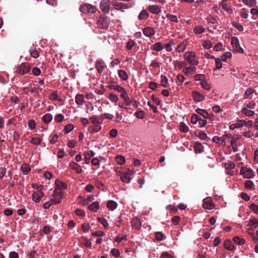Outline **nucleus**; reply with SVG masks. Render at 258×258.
I'll list each match as a JSON object with an SVG mask.
<instances>
[{
  "label": "nucleus",
  "instance_id": "nucleus-54",
  "mask_svg": "<svg viewBox=\"0 0 258 258\" xmlns=\"http://www.w3.org/2000/svg\"><path fill=\"white\" fill-rule=\"evenodd\" d=\"M74 128V125L72 124H69L65 126L64 131L65 133L68 134L71 132Z\"/></svg>",
  "mask_w": 258,
  "mask_h": 258
},
{
  "label": "nucleus",
  "instance_id": "nucleus-5",
  "mask_svg": "<svg viewBox=\"0 0 258 258\" xmlns=\"http://www.w3.org/2000/svg\"><path fill=\"white\" fill-rule=\"evenodd\" d=\"M63 193L62 190L54 189L53 194L50 196V199L53 200V203L55 204L61 202V199L63 198Z\"/></svg>",
  "mask_w": 258,
  "mask_h": 258
},
{
  "label": "nucleus",
  "instance_id": "nucleus-13",
  "mask_svg": "<svg viewBox=\"0 0 258 258\" xmlns=\"http://www.w3.org/2000/svg\"><path fill=\"white\" fill-rule=\"evenodd\" d=\"M105 64L102 59H97L95 63V68L99 74H101L105 68Z\"/></svg>",
  "mask_w": 258,
  "mask_h": 258
},
{
  "label": "nucleus",
  "instance_id": "nucleus-56",
  "mask_svg": "<svg viewBox=\"0 0 258 258\" xmlns=\"http://www.w3.org/2000/svg\"><path fill=\"white\" fill-rule=\"evenodd\" d=\"M199 118L198 115L193 114L191 117V122L194 124H197Z\"/></svg>",
  "mask_w": 258,
  "mask_h": 258
},
{
  "label": "nucleus",
  "instance_id": "nucleus-33",
  "mask_svg": "<svg viewBox=\"0 0 258 258\" xmlns=\"http://www.w3.org/2000/svg\"><path fill=\"white\" fill-rule=\"evenodd\" d=\"M114 89L117 91L118 92L120 93V97H122L123 96L126 94V91L122 87L119 85H115L114 86Z\"/></svg>",
  "mask_w": 258,
  "mask_h": 258
},
{
  "label": "nucleus",
  "instance_id": "nucleus-3",
  "mask_svg": "<svg viewBox=\"0 0 258 258\" xmlns=\"http://www.w3.org/2000/svg\"><path fill=\"white\" fill-rule=\"evenodd\" d=\"M31 66L27 62H23L16 68V73L21 75H24L29 73L31 70Z\"/></svg>",
  "mask_w": 258,
  "mask_h": 258
},
{
  "label": "nucleus",
  "instance_id": "nucleus-12",
  "mask_svg": "<svg viewBox=\"0 0 258 258\" xmlns=\"http://www.w3.org/2000/svg\"><path fill=\"white\" fill-rule=\"evenodd\" d=\"M43 196V192L40 189L37 190L33 193L32 195V200L35 203H39Z\"/></svg>",
  "mask_w": 258,
  "mask_h": 258
},
{
  "label": "nucleus",
  "instance_id": "nucleus-22",
  "mask_svg": "<svg viewBox=\"0 0 258 258\" xmlns=\"http://www.w3.org/2000/svg\"><path fill=\"white\" fill-rule=\"evenodd\" d=\"M149 17V14L146 10H143L139 14L138 18L140 20H146Z\"/></svg>",
  "mask_w": 258,
  "mask_h": 258
},
{
  "label": "nucleus",
  "instance_id": "nucleus-18",
  "mask_svg": "<svg viewBox=\"0 0 258 258\" xmlns=\"http://www.w3.org/2000/svg\"><path fill=\"white\" fill-rule=\"evenodd\" d=\"M69 167L71 169L75 170L77 173H80L83 171L82 167L75 162L70 163Z\"/></svg>",
  "mask_w": 258,
  "mask_h": 258
},
{
  "label": "nucleus",
  "instance_id": "nucleus-63",
  "mask_svg": "<svg viewBox=\"0 0 258 258\" xmlns=\"http://www.w3.org/2000/svg\"><path fill=\"white\" fill-rule=\"evenodd\" d=\"M95 155L94 152L92 150H87L84 153V156H87L91 159V158L94 156Z\"/></svg>",
  "mask_w": 258,
  "mask_h": 258
},
{
  "label": "nucleus",
  "instance_id": "nucleus-43",
  "mask_svg": "<svg viewBox=\"0 0 258 258\" xmlns=\"http://www.w3.org/2000/svg\"><path fill=\"white\" fill-rule=\"evenodd\" d=\"M186 43L182 42L177 45L176 50L178 52H182L186 49Z\"/></svg>",
  "mask_w": 258,
  "mask_h": 258
},
{
  "label": "nucleus",
  "instance_id": "nucleus-64",
  "mask_svg": "<svg viewBox=\"0 0 258 258\" xmlns=\"http://www.w3.org/2000/svg\"><path fill=\"white\" fill-rule=\"evenodd\" d=\"M249 208L254 213H255L256 214H258V206L257 205H256L255 204H251L249 206Z\"/></svg>",
  "mask_w": 258,
  "mask_h": 258
},
{
  "label": "nucleus",
  "instance_id": "nucleus-27",
  "mask_svg": "<svg viewBox=\"0 0 258 258\" xmlns=\"http://www.w3.org/2000/svg\"><path fill=\"white\" fill-rule=\"evenodd\" d=\"M213 141L216 144L221 145H223V144H225V142H224V136L223 137H217L215 136L213 138Z\"/></svg>",
  "mask_w": 258,
  "mask_h": 258
},
{
  "label": "nucleus",
  "instance_id": "nucleus-51",
  "mask_svg": "<svg viewBox=\"0 0 258 258\" xmlns=\"http://www.w3.org/2000/svg\"><path fill=\"white\" fill-rule=\"evenodd\" d=\"M188 127L184 123L181 122L179 126V130L183 133H187L188 131Z\"/></svg>",
  "mask_w": 258,
  "mask_h": 258
},
{
  "label": "nucleus",
  "instance_id": "nucleus-52",
  "mask_svg": "<svg viewBox=\"0 0 258 258\" xmlns=\"http://www.w3.org/2000/svg\"><path fill=\"white\" fill-rule=\"evenodd\" d=\"M56 205V204L55 203H53V200H51V199H50L49 201L45 202L43 204V208L44 209H48L50 208V207L51 205Z\"/></svg>",
  "mask_w": 258,
  "mask_h": 258
},
{
  "label": "nucleus",
  "instance_id": "nucleus-29",
  "mask_svg": "<svg viewBox=\"0 0 258 258\" xmlns=\"http://www.w3.org/2000/svg\"><path fill=\"white\" fill-rule=\"evenodd\" d=\"M117 207V203L113 200H110L107 203V207L111 211L115 210Z\"/></svg>",
  "mask_w": 258,
  "mask_h": 258
},
{
  "label": "nucleus",
  "instance_id": "nucleus-58",
  "mask_svg": "<svg viewBox=\"0 0 258 258\" xmlns=\"http://www.w3.org/2000/svg\"><path fill=\"white\" fill-rule=\"evenodd\" d=\"M111 253L113 256L115 257H119L120 255L119 250L116 248L112 249L111 250Z\"/></svg>",
  "mask_w": 258,
  "mask_h": 258
},
{
  "label": "nucleus",
  "instance_id": "nucleus-45",
  "mask_svg": "<svg viewBox=\"0 0 258 258\" xmlns=\"http://www.w3.org/2000/svg\"><path fill=\"white\" fill-rule=\"evenodd\" d=\"M90 119L94 125H99L101 123V121L96 115L92 116L90 118Z\"/></svg>",
  "mask_w": 258,
  "mask_h": 258
},
{
  "label": "nucleus",
  "instance_id": "nucleus-11",
  "mask_svg": "<svg viewBox=\"0 0 258 258\" xmlns=\"http://www.w3.org/2000/svg\"><path fill=\"white\" fill-rule=\"evenodd\" d=\"M112 4L115 10L121 12H123V10L127 9L129 8L128 4L125 3L113 2Z\"/></svg>",
  "mask_w": 258,
  "mask_h": 258
},
{
  "label": "nucleus",
  "instance_id": "nucleus-31",
  "mask_svg": "<svg viewBox=\"0 0 258 258\" xmlns=\"http://www.w3.org/2000/svg\"><path fill=\"white\" fill-rule=\"evenodd\" d=\"M247 226L250 227L252 229H256L258 227V221L256 219L250 220Z\"/></svg>",
  "mask_w": 258,
  "mask_h": 258
},
{
  "label": "nucleus",
  "instance_id": "nucleus-59",
  "mask_svg": "<svg viewBox=\"0 0 258 258\" xmlns=\"http://www.w3.org/2000/svg\"><path fill=\"white\" fill-rule=\"evenodd\" d=\"M253 183L251 180H247L244 183L245 187L248 189H251L253 186Z\"/></svg>",
  "mask_w": 258,
  "mask_h": 258
},
{
  "label": "nucleus",
  "instance_id": "nucleus-28",
  "mask_svg": "<svg viewBox=\"0 0 258 258\" xmlns=\"http://www.w3.org/2000/svg\"><path fill=\"white\" fill-rule=\"evenodd\" d=\"M118 75L119 78L123 81H126L128 78L127 73L123 70H118Z\"/></svg>",
  "mask_w": 258,
  "mask_h": 258
},
{
  "label": "nucleus",
  "instance_id": "nucleus-34",
  "mask_svg": "<svg viewBox=\"0 0 258 258\" xmlns=\"http://www.w3.org/2000/svg\"><path fill=\"white\" fill-rule=\"evenodd\" d=\"M52 115L50 113H47L44 115L42 118V120L45 123H49L52 119Z\"/></svg>",
  "mask_w": 258,
  "mask_h": 258
},
{
  "label": "nucleus",
  "instance_id": "nucleus-39",
  "mask_svg": "<svg viewBox=\"0 0 258 258\" xmlns=\"http://www.w3.org/2000/svg\"><path fill=\"white\" fill-rule=\"evenodd\" d=\"M49 99L52 100L61 101V99L58 96L56 91H53L49 96Z\"/></svg>",
  "mask_w": 258,
  "mask_h": 258
},
{
  "label": "nucleus",
  "instance_id": "nucleus-62",
  "mask_svg": "<svg viewBox=\"0 0 258 258\" xmlns=\"http://www.w3.org/2000/svg\"><path fill=\"white\" fill-rule=\"evenodd\" d=\"M155 237L158 241H162L164 239V234L161 232H157L155 233Z\"/></svg>",
  "mask_w": 258,
  "mask_h": 258
},
{
  "label": "nucleus",
  "instance_id": "nucleus-38",
  "mask_svg": "<svg viewBox=\"0 0 258 258\" xmlns=\"http://www.w3.org/2000/svg\"><path fill=\"white\" fill-rule=\"evenodd\" d=\"M196 112L197 113L203 116L205 118H208L209 117V114L206 110L198 108L196 109Z\"/></svg>",
  "mask_w": 258,
  "mask_h": 258
},
{
  "label": "nucleus",
  "instance_id": "nucleus-36",
  "mask_svg": "<svg viewBox=\"0 0 258 258\" xmlns=\"http://www.w3.org/2000/svg\"><path fill=\"white\" fill-rule=\"evenodd\" d=\"M241 113L247 116H252L254 114V111L244 107L242 108Z\"/></svg>",
  "mask_w": 258,
  "mask_h": 258
},
{
  "label": "nucleus",
  "instance_id": "nucleus-40",
  "mask_svg": "<svg viewBox=\"0 0 258 258\" xmlns=\"http://www.w3.org/2000/svg\"><path fill=\"white\" fill-rule=\"evenodd\" d=\"M233 241L235 243L239 245H241L243 244L245 242V241L243 239L240 238L238 236L233 237Z\"/></svg>",
  "mask_w": 258,
  "mask_h": 258
},
{
  "label": "nucleus",
  "instance_id": "nucleus-61",
  "mask_svg": "<svg viewBox=\"0 0 258 258\" xmlns=\"http://www.w3.org/2000/svg\"><path fill=\"white\" fill-rule=\"evenodd\" d=\"M135 116L140 119H143L145 117V112L144 111L140 110L135 113Z\"/></svg>",
  "mask_w": 258,
  "mask_h": 258
},
{
  "label": "nucleus",
  "instance_id": "nucleus-53",
  "mask_svg": "<svg viewBox=\"0 0 258 258\" xmlns=\"http://www.w3.org/2000/svg\"><path fill=\"white\" fill-rule=\"evenodd\" d=\"M63 119L64 116L61 113L57 114L54 117V120L56 122H61L63 120Z\"/></svg>",
  "mask_w": 258,
  "mask_h": 258
},
{
  "label": "nucleus",
  "instance_id": "nucleus-44",
  "mask_svg": "<svg viewBox=\"0 0 258 258\" xmlns=\"http://www.w3.org/2000/svg\"><path fill=\"white\" fill-rule=\"evenodd\" d=\"M215 63L216 67L214 68V71H216L217 70H219L222 67V60L220 58H215Z\"/></svg>",
  "mask_w": 258,
  "mask_h": 258
},
{
  "label": "nucleus",
  "instance_id": "nucleus-15",
  "mask_svg": "<svg viewBox=\"0 0 258 258\" xmlns=\"http://www.w3.org/2000/svg\"><path fill=\"white\" fill-rule=\"evenodd\" d=\"M143 33L146 36L151 37L155 35L156 31L153 27L147 26L143 29Z\"/></svg>",
  "mask_w": 258,
  "mask_h": 258
},
{
  "label": "nucleus",
  "instance_id": "nucleus-14",
  "mask_svg": "<svg viewBox=\"0 0 258 258\" xmlns=\"http://www.w3.org/2000/svg\"><path fill=\"white\" fill-rule=\"evenodd\" d=\"M203 206L204 209L212 210L214 208V204L210 198H207L203 201Z\"/></svg>",
  "mask_w": 258,
  "mask_h": 258
},
{
  "label": "nucleus",
  "instance_id": "nucleus-1",
  "mask_svg": "<svg viewBox=\"0 0 258 258\" xmlns=\"http://www.w3.org/2000/svg\"><path fill=\"white\" fill-rule=\"evenodd\" d=\"M184 58L187 62L193 66H197L199 61L196 57V53L193 51H186L184 54Z\"/></svg>",
  "mask_w": 258,
  "mask_h": 258
},
{
  "label": "nucleus",
  "instance_id": "nucleus-17",
  "mask_svg": "<svg viewBox=\"0 0 258 258\" xmlns=\"http://www.w3.org/2000/svg\"><path fill=\"white\" fill-rule=\"evenodd\" d=\"M147 10L153 14H159L161 12V9L160 7L156 5L149 6Z\"/></svg>",
  "mask_w": 258,
  "mask_h": 258
},
{
  "label": "nucleus",
  "instance_id": "nucleus-60",
  "mask_svg": "<svg viewBox=\"0 0 258 258\" xmlns=\"http://www.w3.org/2000/svg\"><path fill=\"white\" fill-rule=\"evenodd\" d=\"M41 141L40 138L32 137L30 142L33 144L38 145L40 144Z\"/></svg>",
  "mask_w": 258,
  "mask_h": 258
},
{
  "label": "nucleus",
  "instance_id": "nucleus-35",
  "mask_svg": "<svg viewBox=\"0 0 258 258\" xmlns=\"http://www.w3.org/2000/svg\"><path fill=\"white\" fill-rule=\"evenodd\" d=\"M205 28L202 26H197L193 30V31L195 34H200L204 32Z\"/></svg>",
  "mask_w": 258,
  "mask_h": 258
},
{
  "label": "nucleus",
  "instance_id": "nucleus-41",
  "mask_svg": "<svg viewBox=\"0 0 258 258\" xmlns=\"http://www.w3.org/2000/svg\"><path fill=\"white\" fill-rule=\"evenodd\" d=\"M185 65L186 63L185 61L176 60L174 62V67L178 68L179 69H182Z\"/></svg>",
  "mask_w": 258,
  "mask_h": 258
},
{
  "label": "nucleus",
  "instance_id": "nucleus-46",
  "mask_svg": "<svg viewBox=\"0 0 258 258\" xmlns=\"http://www.w3.org/2000/svg\"><path fill=\"white\" fill-rule=\"evenodd\" d=\"M254 91V90L252 88H248L245 92L243 95V98L246 99L248 98V96L252 94Z\"/></svg>",
  "mask_w": 258,
  "mask_h": 258
},
{
  "label": "nucleus",
  "instance_id": "nucleus-25",
  "mask_svg": "<svg viewBox=\"0 0 258 258\" xmlns=\"http://www.w3.org/2000/svg\"><path fill=\"white\" fill-rule=\"evenodd\" d=\"M88 209L92 212H96L99 209V203L98 202H94L89 206Z\"/></svg>",
  "mask_w": 258,
  "mask_h": 258
},
{
  "label": "nucleus",
  "instance_id": "nucleus-50",
  "mask_svg": "<svg viewBox=\"0 0 258 258\" xmlns=\"http://www.w3.org/2000/svg\"><path fill=\"white\" fill-rule=\"evenodd\" d=\"M116 162L119 165H122L124 163L125 159L124 157L122 156H117L115 157Z\"/></svg>",
  "mask_w": 258,
  "mask_h": 258
},
{
  "label": "nucleus",
  "instance_id": "nucleus-4",
  "mask_svg": "<svg viewBox=\"0 0 258 258\" xmlns=\"http://www.w3.org/2000/svg\"><path fill=\"white\" fill-rule=\"evenodd\" d=\"M80 10L85 14H92L96 12V8L95 6L86 3L80 8Z\"/></svg>",
  "mask_w": 258,
  "mask_h": 258
},
{
  "label": "nucleus",
  "instance_id": "nucleus-32",
  "mask_svg": "<svg viewBox=\"0 0 258 258\" xmlns=\"http://www.w3.org/2000/svg\"><path fill=\"white\" fill-rule=\"evenodd\" d=\"M97 221L100 222L104 227L105 229H108L109 227V225L107 221L104 218L98 217Z\"/></svg>",
  "mask_w": 258,
  "mask_h": 258
},
{
  "label": "nucleus",
  "instance_id": "nucleus-47",
  "mask_svg": "<svg viewBox=\"0 0 258 258\" xmlns=\"http://www.w3.org/2000/svg\"><path fill=\"white\" fill-rule=\"evenodd\" d=\"M242 2L248 7H253L256 4V0H242Z\"/></svg>",
  "mask_w": 258,
  "mask_h": 258
},
{
  "label": "nucleus",
  "instance_id": "nucleus-20",
  "mask_svg": "<svg viewBox=\"0 0 258 258\" xmlns=\"http://www.w3.org/2000/svg\"><path fill=\"white\" fill-rule=\"evenodd\" d=\"M192 96L194 100L196 102H200L204 98V95L197 91L192 92Z\"/></svg>",
  "mask_w": 258,
  "mask_h": 258
},
{
  "label": "nucleus",
  "instance_id": "nucleus-26",
  "mask_svg": "<svg viewBox=\"0 0 258 258\" xmlns=\"http://www.w3.org/2000/svg\"><path fill=\"white\" fill-rule=\"evenodd\" d=\"M21 169L24 174L27 175L31 170V168L29 164L23 163L21 165Z\"/></svg>",
  "mask_w": 258,
  "mask_h": 258
},
{
  "label": "nucleus",
  "instance_id": "nucleus-30",
  "mask_svg": "<svg viewBox=\"0 0 258 258\" xmlns=\"http://www.w3.org/2000/svg\"><path fill=\"white\" fill-rule=\"evenodd\" d=\"M160 78V85L164 88L167 87L168 85V80L167 78L165 76L161 75Z\"/></svg>",
  "mask_w": 258,
  "mask_h": 258
},
{
  "label": "nucleus",
  "instance_id": "nucleus-7",
  "mask_svg": "<svg viewBox=\"0 0 258 258\" xmlns=\"http://www.w3.org/2000/svg\"><path fill=\"white\" fill-rule=\"evenodd\" d=\"M240 174L245 178H251L254 176V172L250 168L242 167L240 171Z\"/></svg>",
  "mask_w": 258,
  "mask_h": 258
},
{
  "label": "nucleus",
  "instance_id": "nucleus-42",
  "mask_svg": "<svg viewBox=\"0 0 258 258\" xmlns=\"http://www.w3.org/2000/svg\"><path fill=\"white\" fill-rule=\"evenodd\" d=\"M166 17L170 22L176 23L178 22V18L175 15L172 14H167Z\"/></svg>",
  "mask_w": 258,
  "mask_h": 258
},
{
  "label": "nucleus",
  "instance_id": "nucleus-6",
  "mask_svg": "<svg viewBox=\"0 0 258 258\" xmlns=\"http://www.w3.org/2000/svg\"><path fill=\"white\" fill-rule=\"evenodd\" d=\"M124 102L125 105H132L134 108H138L139 107L138 102L132 98L130 97L127 93L121 97Z\"/></svg>",
  "mask_w": 258,
  "mask_h": 258
},
{
  "label": "nucleus",
  "instance_id": "nucleus-21",
  "mask_svg": "<svg viewBox=\"0 0 258 258\" xmlns=\"http://www.w3.org/2000/svg\"><path fill=\"white\" fill-rule=\"evenodd\" d=\"M75 101L78 105H82L84 102V96L83 94H78L75 97Z\"/></svg>",
  "mask_w": 258,
  "mask_h": 258
},
{
  "label": "nucleus",
  "instance_id": "nucleus-10",
  "mask_svg": "<svg viewBox=\"0 0 258 258\" xmlns=\"http://www.w3.org/2000/svg\"><path fill=\"white\" fill-rule=\"evenodd\" d=\"M97 27L100 29H107L108 27L107 18L105 16H101L97 22Z\"/></svg>",
  "mask_w": 258,
  "mask_h": 258
},
{
  "label": "nucleus",
  "instance_id": "nucleus-49",
  "mask_svg": "<svg viewBox=\"0 0 258 258\" xmlns=\"http://www.w3.org/2000/svg\"><path fill=\"white\" fill-rule=\"evenodd\" d=\"M202 45L207 49H209L212 47V43L209 40L204 41Z\"/></svg>",
  "mask_w": 258,
  "mask_h": 258
},
{
  "label": "nucleus",
  "instance_id": "nucleus-9",
  "mask_svg": "<svg viewBox=\"0 0 258 258\" xmlns=\"http://www.w3.org/2000/svg\"><path fill=\"white\" fill-rule=\"evenodd\" d=\"M231 44L233 47V51L239 53H243V50L239 47V41L237 37H233L231 38Z\"/></svg>",
  "mask_w": 258,
  "mask_h": 258
},
{
  "label": "nucleus",
  "instance_id": "nucleus-48",
  "mask_svg": "<svg viewBox=\"0 0 258 258\" xmlns=\"http://www.w3.org/2000/svg\"><path fill=\"white\" fill-rule=\"evenodd\" d=\"M175 45V43L173 41H171L169 43L166 44L165 48L168 52H170L172 50V46Z\"/></svg>",
  "mask_w": 258,
  "mask_h": 258
},
{
  "label": "nucleus",
  "instance_id": "nucleus-24",
  "mask_svg": "<svg viewBox=\"0 0 258 258\" xmlns=\"http://www.w3.org/2000/svg\"><path fill=\"white\" fill-rule=\"evenodd\" d=\"M163 46L160 42H156L151 46V49L157 51H160L163 49Z\"/></svg>",
  "mask_w": 258,
  "mask_h": 258
},
{
  "label": "nucleus",
  "instance_id": "nucleus-19",
  "mask_svg": "<svg viewBox=\"0 0 258 258\" xmlns=\"http://www.w3.org/2000/svg\"><path fill=\"white\" fill-rule=\"evenodd\" d=\"M55 186L54 189L62 190V189H65L67 188V185L58 179L55 180Z\"/></svg>",
  "mask_w": 258,
  "mask_h": 258
},
{
  "label": "nucleus",
  "instance_id": "nucleus-37",
  "mask_svg": "<svg viewBox=\"0 0 258 258\" xmlns=\"http://www.w3.org/2000/svg\"><path fill=\"white\" fill-rule=\"evenodd\" d=\"M29 53L30 56L34 58H38L39 56V53L36 48L33 47L30 48Z\"/></svg>",
  "mask_w": 258,
  "mask_h": 258
},
{
  "label": "nucleus",
  "instance_id": "nucleus-8",
  "mask_svg": "<svg viewBox=\"0 0 258 258\" xmlns=\"http://www.w3.org/2000/svg\"><path fill=\"white\" fill-rule=\"evenodd\" d=\"M100 8L104 14H108L110 8L109 0H102L100 3Z\"/></svg>",
  "mask_w": 258,
  "mask_h": 258
},
{
  "label": "nucleus",
  "instance_id": "nucleus-55",
  "mask_svg": "<svg viewBox=\"0 0 258 258\" xmlns=\"http://www.w3.org/2000/svg\"><path fill=\"white\" fill-rule=\"evenodd\" d=\"M232 25L235 27L239 31H242L243 30V26L238 22L233 21L232 22Z\"/></svg>",
  "mask_w": 258,
  "mask_h": 258
},
{
  "label": "nucleus",
  "instance_id": "nucleus-2",
  "mask_svg": "<svg viewBox=\"0 0 258 258\" xmlns=\"http://www.w3.org/2000/svg\"><path fill=\"white\" fill-rule=\"evenodd\" d=\"M134 173V171L133 170L127 169L123 172H119L118 175L123 182L128 183L131 180V176Z\"/></svg>",
  "mask_w": 258,
  "mask_h": 258
},
{
  "label": "nucleus",
  "instance_id": "nucleus-57",
  "mask_svg": "<svg viewBox=\"0 0 258 258\" xmlns=\"http://www.w3.org/2000/svg\"><path fill=\"white\" fill-rule=\"evenodd\" d=\"M109 99L113 102H117L118 100V98L117 95L110 93L108 96Z\"/></svg>",
  "mask_w": 258,
  "mask_h": 258
},
{
  "label": "nucleus",
  "instance_id": "nucleus-16",
  "mask_svg": "<svg viewBox=\"0 0 258 258\" xmlns=\"http://www.w3.org/2000/svg\"><path fill=\"white\" fill-rule=\"evenodd\" d=\"M131 225L133 228L139 230L142 227V223L138 217H135L131 221Z\"/></svg>",
  "mask_w": 258,
  "mask_h": 258
},
{
  "label": "nucleus",
  "instance_id": "nucleus-23",
  "mask_svg": "<svg viewBox=\"0 0 258 258\" xmlns=\"http://www.w3.org/2000/svg\"><path fill=\"white\" fill-rule=\"evenodd\" d=\"M101 129V126L100 125H93L90 126L88 130L91 134H94L100 131Z\"/></svg>",
  "mask_w": 258,
  "mask_h": 258
}]
</instances>
